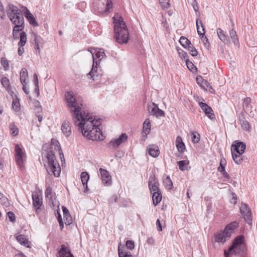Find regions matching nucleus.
Wrapping results in <instances>:
<instances>
[{
    "mask_svg": "<svg viewBox=\"0 0 257 257\" xmlns=\"http://www.w3.org/2000/svg\"><path fill=\"white\" fill-rule=\"evenodd\" d=\"M74 123L81 130L83 135L92 141H101L104 137L98 126L100 122L89 116L88 113H80L78 108L74 110Z\"/></svg>",
    "mask_w": 257,
    "mask_h": 257,
    "instance_id": "f257e3e1",
    "label": "nucleus"
},
{
    "mask_svg": "<svg viewBox=\"0 0 257 257\" xmlns=\"http://www.w3.org/2000/svg\"><path fill=\"white\" fill-rule=\"evenodd\" d=\"M114 27V38L119 44H126L129 39V33L123 19L119 13H115L113 17Z\"/></svg>",
    "mask_w": 257,
    "mask_h": 257,
    "instance_id": "f03ea898",
    "label": "nucleus"
},
{
    "mask_svg": "<svg viewBox=\"0 0 257 257\" xmlns=\"http://www.w3.org/2000/svg\"><path fill=\"white\" fill-rule=\"evenodd\" d=\"M47 165L44 164L48 173L53 174L55 177H58L61 173L60 165L56 159L55 153L53 151L49 150L47 152L46 156Z\"/></svg>",
    "mask_w": 257,
    "mask_h": 257,
    "instance_id": "7ed1b4c3",
    "label": "nucleus"
},
{
    "mask_svg": "<svg viewBox=\"0 0 257 257\" xmlns=\"http://www.w3.org/2000/svg\"><path fill=\"white\" fill-rule=\"evenodd\" d=\"M12 23L14 25L13 30V37L15 40H17L19 38V33L20 32H23L25 28L24 18L23 14H20L15 17L10 19Z\"/></svg>",
    "mask_w": 257,
    "mask_h": 257,
    "instance_id": "20e7f679",
    "label": "nucleus"
},
{
    "mask_svg": "<svg viewBox=\"0 0 257 257\" xmlns=\"http://www.w3.org/2000/svg\"><path fill=\"white\" fill-rule=\"evenodd\" d=\"M65 97L66 99L67 102V105L69 107H71V109L70 110V112L72 113V116L73 119V121H75L76 119H74V110L75 109L78 108L79 112L83 114V112H85L84 111L81 110V108L77 105V102L76 101V99L74 97V96L72 94V93L70 92H67L65 93Z\"/></svg>",
    "mask_w": 257,
    "mask_h": 257,
    "instance_id": "39448f33",
    "label": "nucleus"
},
{
    "mask_svg": "<svg viewBox=\"0 0 257 257\" xmlns=\"http://www.w3.org/2000/svg\"><path fill=\"white\" fill-rule=\"evenodd\" d=\"M45 197L47 203L51 208L54 209H59L60 203L57 199L56 194L53 192L52 189L48 187L45 191Z\"/></svg>",
    "mask_w": 257,
    "mask_h": 257,
    "instance_id": "423d86ee",
    "label": "nucleus"
},
{
    "mask_svg": "<svg viewBox=\"0 0 257 257\" xmlns=\"http://www.w3.org/2000/svg\"><path fill=\"white\" fill-rule=\"evenodd\" d=\"M148 186L151 194L161 191L159 188V183L155 175L150 176L148 182Z\"/></svg>",
    "mask_w": 257,
    "mask_h": 257,
    "instance_id": "0eeeda50",
    "label": "nucleus"
},
{
    "mask_svg": "<svg viewBox=\"0 0 257 257\" xmlns=\"http://www.w3.org/2000/svg\"><path fill=\"white\" fill-rule=\"evenodd\" d=\"M240 146V150H237V152H231L232 159L234 162L237 164H240L243 161L242 155L244 153L246 148V145H243L239 143Z\"/></svg>",
    "mask_w": 257,
    "mask_h": 257,
    "instance_id": "6e6552de",
    "label": "nucleus"
},
{
    "mask_svg": "<svg viewBox=\"0 0 257 257\" xmlns=\"http://www.w3.org/2000/svg\"><path fill=\"white\" fill-rule=\"evenodd\" d=\"M90 52L91 53L93 58V65L91 71L87 74V76L88 78H92L94 80H97L100 75L97 72V67L96 66L97 65V62L95 61V58L94 57L93 54L91 51H90Z\"/></svg>",
    "mask_w": 257,
    "mask_h": 257,
    "instance_id": "1a4fd4ad",
    "label": "nucleus"
},
{
    "mask_svg": "<svg viewBox=\"0 0 257 257\" xmlns=\"http://www.w3.org/2000/svg\"><path fill=\"white\" fill-rule=\"evenodd\" d=\"M98 4V9L100 13H107L112 8V3L111 0H100Z\"/></svg>",
    "mask_w": 257,
    "mask_h": 257,
    "instance_id": "9d476101",
    "label": "nucleus"
},
{
    "mask_svg": "<svg viewBox=\"0 0 257 257\" xmlns=\"http://www.w3.org/2000/svg\"><path fill=\"white\" fill-rule=\"evenodd\" d=\"M244 237L242 235L237 237L233 241L231 246L229 247L228 252H231L234 250V252H237V249H240L243 246Z\"/></svg>",
    "mask_w": 257,
    "mask_h": 257,
    "instance_id": "9b49d317",
    "label": "nucleus"
},
{
    "mask_svg": "<svg viewBox=\"0 0 257 257\" xmlns=\"http://www.w3.org/2000/svg\"><path fill=\"white\" fill-rule=\"evenodd\" d=\"M127 139L126 134H122L118 138L112 139L109 142V145L113 148L118 147L121 144L125 142Z\"/></svg>",
    "mask_w": 257,
    "mask_h": 257,
    "instance_id": "f8f14e48",
    "label": "nucleus"
},
{
    "mask_svg": "<svg viewBox=\"0 0 257 257\" xmlns=\"http://www.w3.org/2000/svg\"><path fill=\"white\" fill-rule=\"evenodd\" d=\"M99 172L101 175L102 183L106 186L110 185L111 184V177L109 172L102 168L99 169Z\"/></svg>",
    "mask_w": 257,
    "mask_h": 257,
    "instance_id": "ddd939ff",
    "label": "nucleus"
},
{
    "mask_svg": "<svg viewBox=\"0 0 257 257\" xmlns=\"http://www.w3.org/2000/svg\"><path fill=\"white\" fill-rule=\"evenodd\" d=\"M199 105L210 119L213 120L215 118V115L212 108L206 103L199 102Z\"/></svg>",
    "mask_w": 257,
    "mask_h": 257,
    "instance_id": "4468645a",
    "label": "nucleus"
},
{
    "mask_svg": "<svg viewBox=\"0 0 257 257\" xmlns=\"http://www.w3.org/2000/svg\"><path fill=\"white\" fill-rule=\"evenodd\" d=\"M33 205L35 209H40L42 204V197L41 193L39 191H34L32 193Z\"/></svg>",
    "mask_w": 257,
    "mask_h": 257,
    "instance_id": "2eb2a0df",
    "label": "nucleus"
},
{
    "mask_svg": "<svg viewBox=\"0 0 257 257\" xmlns=\"http://www.w3.org/2000/svg\"><path fill=\"white\" fill-rule=\"evenodd\" d=\"M7 13L9 19L21 14V11L18 8L11 4H9L7 8Z\"/></svg>",
    "mask_w": 257,
    "mask_h": 257,
    "instance_id": "dca6fc26",
    "label": "nucleus"
},
{
    "mask_svg": "<svg viewBox=\"0 0 257 257\" xmlns=\"http://www.w3.org/2000/svg\"><path fill=\"white\" fill-rule=\"evenodd\" d=\"M23 11L27 20L29 21L30 24L33 26H38V24L36 21L33 14L26 7H23Z\"/></svg>",
    "mask_w": 257,
    "mask_h": 257,
    "instance_id": "f3484780",
    "label": "nucleus"
},
{
    "mask_svg": "<svg viewBox=\"0 0 257 257\" xmlns=\"http://www.w3.org/2000/svg\"><path fill=\"white\" fill-rule=\"evenodd\" d=\"M27 42V35L25 32H22L20 34V41L18 43V54L21 56L24 52V46L26 44Z\"/></svg>",
    "mask_w": 257,
    "mask_h": 257,
    "instance_id": "a211bd4d",
    "label": "nucleus"
},
{
    "mask_svg": "<svg viewBox=\"0 0 257 257\" xmlns=\"http://www.w3.org/2000/svg\"><path fill=\"white\" fill-rule=\"evenodd\" d=\"M59 257H74L69 248L65 244H62L58 251Z\"/></svg>",
    "mask_w": 257,
    "mask_h": 257,
    "instance_id": "6ab92c4d",
    "label": "nucleus"
},
{
    "mask_svg": "<svg viewBox=\"0 0 257 257\" xmlns=\"http://www.w3.org/2000/svg\"><path fill=\"white\" fill-rule=\"evenodd\" d=\"M230 233L225 232L224 230L222 232L218 233L215 235V240L218 242H224L229 238Z\"/></svg>",
    "mask_w": 257,
    "mask_h": 257,
    "instance_id": "aec40b11",
    "label": "nucleus"
},
{
    "mask_svg": "<svg viewBox=\"0 0 257 257\" xmlns=\"http://www.w3.org/2000/svg\"><path fill=\"white\" fill-rule=\"evenodd\" d=\"M216 31L219 38L222 42L225 44H229L230 43L229 37L225 34L222 30L220 28H217Z\"/></svg>",
    "mask_w": 257,
    "mask_h": 257,
    "instance_id": "412c9836",
    "label": "nucleus"
},
{
    "mask_svg": "<svg viewBox=\"0 0 257 257\" xmlns=\"http://www.w3.org/2000/svg\"><path fill=\"white\" fill-rule=\"evenodd\" d=\"M240 213L242 215L245 221L249 224H251L252 216L250 210H240Z\"/></svg>",
    "mask_w": 257,
    "mask_h": 257,
    "instance_id": "4be33fe9",
    "label": "nucleus"
},
{
    "mask_svg": "<svg viewBox=\"0 0 257 257\" xmlns=\"http://www.w3.org/2000/svg\"><path fill=\"white\" fill-rule=\"evenodd\" d=\"M70 125V122L65 120L63 122L61 126V130L66 137L69 136L71 134V129Z\"/></svg>",
    "mask_w": 257,
    "mask_h": 257,
    "instance_id": "5701e85b",
    "label": "nucleus"
},
{
    "mask_svg": "<svg viewBox=\"0 0 257 257\" xmlns=\"http://www.w3.org/2000/svg\"><path fill=\"white\" fill-rule=\"evenodd\" d=\"M238 226V223L236 221H233L227 225L224 231L225 232L230 233V236L233 233L234 230Z\"/></svg>",
    "mask_w": 257,
    "mask_h": 257,
    "instance_id": "b1692460",
    "label": "nucleus"
},
{
    "mask_svg": "<svg viewBox=\"0 0 257 257\" xmlns=\"http://www.w3.org/2000/svg\"><path fill=\"white\" fill-rule=\"evenodd\" d=\"M176 147L178 151L180 153H183L185 150V146L180 136H178L176 140Z\"/></svg>",
    "mask_w": 257,
    "mask_h": 257,
    "instance_id": "393cba45",
    "label": "nucleus"
},
{
    "mask_svg": "<svg viewBox=\"0 0 257 257\" xmlns=\"http://www.w3.org/2000/svg\"><path fill=\"white\" fill-rule=\"evenodd\" d=\"M196 80L197 84L204 89L206 90L210 86L209 83L200 76H197Z\"/></svg>",
    "mask_w": 257,
    "mask_h": 257,
    "instance_id": "a878e982",
    "label": "nucleus"
},
{
    "mask_svg": "<svg viewBox=\"0 0 257 257\" xmlns=\"http://www.w3.org/2000/svg\"><path fill=\"white\" fill-rule=\"evenodd\" d=\"M89 179V175L86 172H82L81 174V179L84 188L88 189L87 182Z\"/></svg>",
    "mask_w": 257,
    "mask_h": 257,
    "instance_id": "bb28decb",
    "label": "nucleus"
},
{
    "mask_svg": "<svg viewBox=\"0 0 257 257\" xmlns=\"http://www.w3.org/2000/svg\"><path fill=\"white\" fill-rule=\"evenodd\" d=\"M151 123L149 118H146L143 123V133L147 136L151 131Z\"/></svg>",
    "mask_w": 257,
    "mask_h": 257,
    "instance_id": "cd10ccee",
    "label": "nucleus"
},
{
    "mask_svg": "<svg viewBox=\"0 0 257 257\" xmlns=\"http://www.w3.org/2000/svg\"><path fill=\"white\" fill-rule=\"evenodd\" d=\"M17 240L22 245L27 247H29L28 239L24 235L20 234L17 236Z\"/></svg>",
    "mask_w": 257,
    "mask_h": 257,
    "instance_id": "c85d7f7f",
    "label": "nucleus"
},
{
    "mask_svg": "<svg viewBox=\"0 0 257 257\" xmlns=\"http://www.w3.org/2000/svg\"><path fill=\"white\" fill-rule=\"evenodd\" d=\"M151 194L152 195L153 202L155 205H156L161 202L162 199L161 191Z\"/></svg>",
    "mask_w": 257,
    "mask_h": 257,
    "instance_id": "c756f323",
    "label": "nucleus"
},
{
    "mask_svg": "<svg viewBox=\"0 0 257 257\" xmlns=\"http://www.w3.org/2000/svg\"><path fill=\"white\" fill-rule=\"evenodd\" d=\"M20 80L22 84H27L26 80L28 77V73L27 69L23 68L21 69L20 73Z\"/></svg>",
    "mask_w": 257,
    "mask_h": 257,
    "instance_id": "7c9ffc66",
    "label": "nucleus"
},
{
    "mask_svg": "<svg viewBox=\"0 0 257 257\" xmlns=\"http://www.w3.org/2000/svg\"><path fill=\"white\" fill-rule=\"evenodd\" d=\"M65 223L66 225L70 224L72 222V217L69 212V210H62Z\"/></svg>",
    "mask_w": 257,
    "mask_h": 257,
    "instance_id": "2f4dec72",
    "label": "nucleus"
},
{
    "mask_svg": "<svg viewBox=\"0 0 257 257\" xmlns=\"http://www.w3.org/2000/svg\"><path fill=\"white\" fill-rule=\"evenodd\" d=\"M239 122L241 127L246 131L249 130L250 125L248 122L245 119L243 116L240 117Z\"/></svg>",
    "mask_w": 257,
    "mask_h": 257,
    "instance_id": "473e14b6",
    "label": "nucleus"
},
{
    "mask_svg": "<svg viewBox=\"0 0 257 257\" xmlns=\"http://www.w3.org/2000/svg\"><path fill=\"white\" fill-rule=\"evenodd\" d=\"M158 105L154 102H150L148 104V110L151 115H154L156 112Z\"/></svg>",
    "mask_w": 257,
    "mask_h": 257,
    "instance_id": "72a5a7b5",
    "label": "nucleus"
},
{
    "mask_svg": "<svg viewBox=\"0 0 257 257\" xmlns=\"http://www.w3.org/2000/svg\"><path fill=\"white\" fill-rule=\"evenodd\" d=\"M120 243L118 246V257H133L130 251L126 252L120 248Z\"/></svg>",
    "mask_w": 257,
    "mask_h": 257,
    "instance_id": "f704fd0d",
    "label": "nucleus"
},
{
    "mask_svg": "<svg viewBox=\"0 0 257 257\" xmlns=\"http://www.w3.org/2000/svg\"><path fill=\"white\" fill-rule=\"evenodd\" d=\"M229 35L230 37L233 42V43L235 45H237L239 44V41L238 39V37L236 34V32L233 29L230 30L229 31Z\"/></svg>",
    "mask_w": 257,
    "mask_h": 257,
    "instance_id": "c9c22d12",
    "label": "nucleus"
},
{
    "mask_svg": "<svg viewBox=\"0 0 257 257\" xmlns=\"http://www.w3.org/2000/svg\"><path fill=\"white\" fill-rule=\"evenodd\" d=\"M239 143H241L243 145H245L244 143H243V142H239V141H234L231 145V152H237V150H238V151L240 150L241 145H240Z\"/></svg>",
    "mask_w": 257,
    "mask_h": 257,
    "instance_id": "e433bc0d",
    "label": "nucleus"
},
{
    "mask_svg": "<svg viewBox=\"0 0 257 257\" xmlns=\"http://www.w3.org/2000/svg\"><path fill=\"white\" fill-rule=\"evenodd\" d=\"M196 23L197 33L198 35L201 36L202 33L205 32V30L203 26L202 23L201 21H199L198 19H197Z\"/></svg>",
    "mask_w": 257,
    "mask_h": 257,
    "instance_id": "4c0bfd02",
    "label": "nucleus"
},
{
    "mask_svg": "<svg viewBox=\"0 0 257 257\" xmlns=\"http://www.w3.org/2000/svg\"><path fill=\"white\" fill-rule=\"evenodd\" d=\"M163 184L166 188L170 190L173 187V183L169 176H167L163 180Z\"/></svg>",
    "mask_w": 257,
    "mask_h": 257,
    "instance_id": "58836bf2",
    "label": "nucleus"
},
{
    "mask_svg": "<svg viewBox=\"0 0 257 257\" xmlns=\"http://www.w3.org/2000/svg\"><path fill=\"white\" fill-rule=\"evenodd\" d=\"M159 150L158 147L154 146L152 148H150L149 149V154L150 156L156 158L158 156L159 154Z\"/></svg>",
    "mask_w": 257,
    "mask_h": 257,
    "instance_id": "ea45409f",
    "label": "nucleus"
},
{
    "mask_svg": "<svg viewBox=\"0 0 257 257\" xmlns=\"http://www.w3.org/2000/svg\"><path fill=\"white\" fill-rule=\"evenodd\" d=\"M0 204H1L4 207H8L10 203L8 199L3 194L0 192Z\"/></svg>",
    "mask_w": 257,
    "mask_h": 257,
    "instance_id": "a19ab883",
    "label": "nucleus"
},
{
    "mask_svg": "<svg viewBox=\"0 0 257 257\" xmlns=\"http://www.w3.org/2000/svg\"><path fill=\"white\" fill-rule=\"evenodd\" d=\"M179 42L180 44L185 48H187L191 44L190 41L186 37L183 36L181 37Z\"/></svg>",
    "mask_w": 257,
    "mask_h": 257,
    "instance_id": "79ce46f5",
    "label": "nucleus"
},
{
    "mask_svg": "<svg viewBox=\"0 0 257 257\" xmlns=\"http://www.w3.org/2000/svg\"><path fill=\"white\" fill-rule=\"evenodd\" d=\"M192 141L194 144L197 143L200 140V135L196 132H192L191 133Z\"/></svg>",
    "mask_w": 257,
    "mask_h": 257,
    "instance_id": "37998d69",
    "label": "nucleus"
},
{
    "mask_svg": "<svg viewBox=\"0 0 257 257\" xmlns=\"http://www.w3.org/2000/svg\"><path fill=\"white\" fill-rule=\"evenodd\" d=\"M10 129L11 132V134L13 136H16L18 135L19 130L17 126L14 123H12L10 125Z\"/></svg>",
    "mask_w": 257,
    "mask_h": 257,
    "instance_id": "c03bdc74",
    "label": "nucleus"
},
{
    "mask_svg": "<svg viewBox=\"0 0 257 257\" xmlns=\"http://www.w3.org/2000/svg\"><path fill=\"white\" fill-rule=\"evenodd\" d=\"M225 165H226L225 159L224 158L221 159L220 161L219 166L218 167V168L217 169L218 171L220 172H224V171H225Z\"/></svg>",
    "mask_w": 257,
    "mask_h": 257,
    "instance_id": "a18cd8bd",
    "label": "nucleus"
},
{
    "mask_svg": "<svg viewBox=\"0 0 257 257\" xmlns=\"http://www.w3.org/2000/svg\"><path fill=\"white\" fill-rule=\"evenodd\" d=\"M15 157L25 155V154L23 152L22 149L21 148V147L18 145H16L15 146Z\"/></svg>",
    "mask_w": 257,
    "mask_h": 257,
    "instance_id": "49530a36",
    "label": "nucleus"
},
{
    "mask_svg": "<svg viewBox=\"0 0 257 257\" xmlns=\"http://www.w3.org/2000/svg\"><path fill=\"white\" fill-rule=\"evenodd\" d=\"M105 56V53L104 52V50L102 49H100L99 51H97L95 56H94L95 59L96 58H98L100 60H101L102 58H103Z\"/></svg>",
    "mask_w": 257,
    "mask_h": 257,
    "instance_id": "de8ad7c7",
    "label": "nucleus"
},
{
    "mask_svg": "<svg viewBox=\"0 0 257 257\" xmlns=\"http://www.w3.org/2000/svg\"><path fill=\"white\" fill-rule=\"evenodd\" d=\"M189 163V162L188 160H182L178 162L180 170L181 171H184L185 166L188 165Z\"/></svg>",
    "mask_w": 257,
    "mask_h": 257,
    "instance_id": "09e8293b",
    "label": "nucleus"
},
{
    "mask_svg": "<svg viewBox=\"0 0 257 257\" xmlns=\"http://www.w3.org/2000/svg\"><path fill=\"white\" fill-rule=\"evenodd\" d=\"M185 62H186V66H187V68L190 71H193L194 70H196L197 69V68L195 66V65L188 59H186L185 60Z\"/></svg>",
    "mask_w": 257,
    "mask_h": 257,
    "instance_id": "8fccbe9b",
    "label": "nucleus"
},
{
    "mask_svg": "<svg viewBox=\"0 0 257 257\" xmlns=\"http://www.w3.org/2000/svg\"><path fill=\"white\" fill-rule=\"evenodd\" d=\"M187 49L190 51V53L192 56L194 57L197 55L198 52L192 44Z\"/></svg>",
    "mask_w": 257,
    "mask_h": 257,
    "instance_id": "3c124183",
    "label": "nucleus"
},
{
    "mask_svg": "<svg viewBox=\"0 0 257 257\" xmlns=\"http://www.w3.org/2000/svg\"><path fill=\"white\" fill-rule=\"evenodd\" d=\"M1 83H2V85H3V86L7 89H8L9 88L10 85V81H9V79L7 77H3L1 79Z\"/></svg>",
    "mask_w": 257,
    "mask_h": 257,
    "instance_id": "603ef678",
    "label": "nucleus"
},
{
    "mask_svg": "<svg viewBox=\"0 0 257 257\" xmlns=\"http://www.w3.org/2000/svg\"><path fill=\"white\" fill-rule=\"evenodd\" d=\"M1 64L3 65L5 70L9 69V62L5 58H2L1 59Z\"/></svg>",
    "mask_w": 257,
    "mask_h": 257,
    "instance_id": "864d4df0",
    "label": "nucleus"
},
{
    "mask_svg": "<svg viewBox=\"0 0 257 257\" xmlns=\"http://www.w3.org/2000/svg\"><path fill=\"white\" fill-rule=\"evenodd\" d=\"M250 101H251V99L249 97L245 98L244 99L243 103V107L245 111L248 110L249 105L250 104Z\"/></svg>",
    "mask_w": 257,
    "mask_h": 257,
    "instance_id": "5fc2aeb1",
    "label": "nucleus"
},
{
    "mask_svg": "<svg viewBox=\"0 0 257 257\" xmlns=\"http://www.w3.org/2000/svg\"><path fill=\"white\" fill-rule=\"evenodd\" d=\"M24 157H25V156H19L16 157V161L17 164L20 167L23 166V163H24Z\"/></svg>",
    "mask_w": 257,
    "mask_h": 257,
    "instance_id": "6e6d98bb",
    "label": "nucleus"
},
{
    "mask_svg": "<svg viewBox=\"0 0 257 257\" xmlns=\"http://www.w3.org/2000/svg\"><path fill=\"white\" fill-rule=\"evenodd\" d=\"M60 210H57V213H55V215H58L57 216V220L59 222V223L60 224V226L63 228V226H64V223H63V220H62V217H61V214H60Z\"/></svg>",
    "mask_w": 257,
    "mask_h": 257,
    "instance_id": "4d7b16f0",
    "label": "nucleus"
},
{
    "mask_svg": "<svg viewBox=\"0 0 257 257\" xmlns=\"http://www.w3.org/2000/svg\"><path fill=\"white\" fill-rule=\"evenodd\" d=\"M159 2L161 6L166 9L168 8L170 6L169 0H159Z\"/></svg>",
    "mask_w": 257,
    "mask_h": 257,
    "instance_id": "13d9d810",
    "label": "nucleus"
},
{
    "mask_svg": "<svg viewBox=\"0 0 257 257\" xmlns=\"http://www.w3.org/2000/svg\"><path fill=\"white\" fill-rule=\"evenodd\" d=\"M177 51L180 57L183 58L185 59L187 57L188 55L187 52L184 51L181 49H177Z\"/></svg>",
    "mask_w": 257,
    "mask_h": 257,
    "instance_id": "bf43d9fd",
    "label": "nucleus"
},
{
    "mask_svg": "<svg viewBox=\"0 0 257 257\" xmlns=\"http://www.w3.org/2000/svg\"><path fill=\"white\" fill-rule=\"evenodd\" d=\"M126 247L128 249H132L134 248V242L132 240H127L125 243Z\"/></svg>",
    "mask_w": 257,
    "mask_h": 257,
    "instance_id": "052dcab7",
    "label": "nucleus"
},
{
    "mask_svg": "<svg viewBox=\"0 0 257 257\" xmlns=\"http://www.w3.org/2000/svg\"><path fill=\"white\" fill-rule=\"evenodd\" d=\"M156 110V112L154 115L156 117L164 116L165 115L164 111L160 109L159 107Z\"/></svg>",
    "mask_w": 257,
    "mask_h": 257,
    "instance_id": "680f3d73",
    "label": "nucleus"
},
{
    "mask_svg": "<svg viewBox=\"0 0 257 257\" xmlns=\"http://www.w3.org/2000/svg\"><path fill=\"white\" fill-rule=\"evenodd\" d=\"M7 214H8L9 218L11 221L14 222L15 221V220H16L15 215L13 212H12V211L8 212H7Z\"/></svg>",
    "mask_w": 257,
    "mask_h": 257,
    "instance_id": "e2e57ef3",
    "label": "nucleus"
},
{
    "mask_svg": "<svg viewBox=\"0 0 257 257\" xmlns=\"http://www.w3.org/2000/svg\"><path fill=\"white\" fill-rule=\"evenodd\" d=\"M20 104L19 102H13L12 107L14 110L16 111H18L20 110Z\"/></svg>",
    "mask_w": 257,
    "mask_h": 257,
    "instance_id": "0e129e2a",
    "label": "nucleus"
},
{
    "mask_svg": "<svg viewBox=\"0 0 257 257\" xmlns=\"http://www.w3.org/2000/svg\"><path fill=\"white\" fill-rule=\"evenodd\" d=\"M5 17V12L4 11V8L2 4L0 2V18L2 19H4Z\"/></svg>",
    "mask_w": 257,
    "mask_h": 257,
    "instance_id": "69168bd1",
    "label": "nucleus"
},
{
    "mask_svg": "<svg viewBox=\"0 0 257 257\" xmlns=\"http://www.w3.org/2000/svg\"><path fill=\"white\" fill-rule=\"evenodd\" d=\"M201 39L202 41V42L206 45V43L208 42V39L205 36V32L203 33L201 35Z\"/></svg>",
    "mask_w": 257,
    "mask_h": 257,
    "instance_id": "338daca9",
    "label": "nucleus"
},
{
    "mask_svg": "<svg viewBox=\"0 0 257 257\" xmlns=\"http://www.w3.org/2000/svg\"><path fill=\"white\" fill-rule=\"evenodd\" d=\"M156 226L158 231H161L162 230V227L160 221V219L158 218L156 221Z\"/></svg>",
    "mask_w": 257,
    "mask_h": 257,
    "instance_id": "774afa93",
    "label": "nucleus"
}]
</instances>
